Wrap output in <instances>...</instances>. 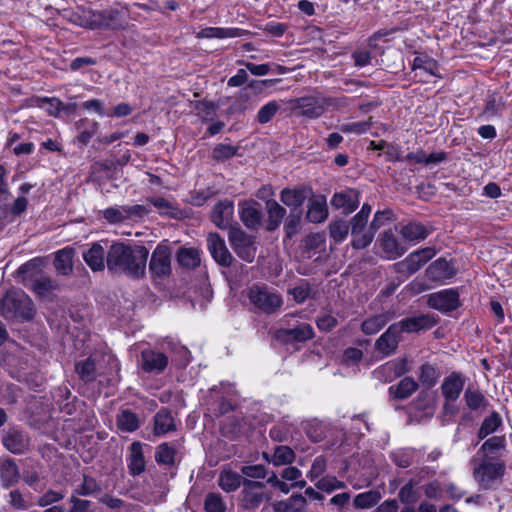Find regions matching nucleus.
Returning <instances> with one entry per match:
<instances>
[{
  "mask_svg": "<svg viewBox=\"0 0 512 512\" xmlns=\"http://www.w3.org/2000/svg\"><path fill=\"white\" fill-rule=\"evenodd\" d=\"M149 251L140 245L113 243L107 251V268L113 273H123L132 278L145 274Z\"/></svg>",
  "mask_w": 512,
  "mask_h": 512,
  "instance_id": "obj_1",
  "label": "nucleus"
},
{
  "mask_svg": "<svg viewBox=\"0 0 512 512\" xmlns=\"http://www.w3.org/2000/svg\"><path fill=\"white\" fill-rule=\"evenodd\" d=\"M472 476L481 489L489 490L503 478L506 464L502 459H491L474 454L470 459Z\"/></svg>",
  "mask_w": 512,
  "mask_h": 512,
  "instance_id": "obj_2",
  "label": "nucleus"
},
{
  "mask_svg": "<svg viewBox=\"0 0 512 512\" xmlns=\"http://www.w3.org/2000/svg\"><path fill=\"white\" fill-rule=\"evenodd\" d=\"M0 314L6 319L29 320L35 314L30 297L22 290H10L0 300Z\"/></svg>",
  "mask_w": 512,
  "mask_h": 512,
  "instance_id": "obj_3",
  "label": "nucleus"
},
{
  "mask_svg": "<svg viewBox=\"0 0 512 512\" xmlns=\"http://www.w3.org/2000/svg\"><path fill=\"white\" fill-rule=\"evenodd\" d=\"M228 240L239 258L248 263L253 262L257 251L255 237L247 234L240 227H230Z\"/></svg>",
  "mask_w": 512,
  "mask_h": 512,
  "instance_id": "obj_4",
  "label": "nucleus"
},
{
  "mask_svg": "<svg viewBox=\"0 0 512 512\" xmlns=\"http://www.w3.org/2000/svg\"><path fill=\"white\" fill-rule=\"evenodd\" d=\"M248 298L257 309L266 314L275 313L283 304L279 294L258 285H254L249 289Z\"/></svg>",
  "mask_w": 512,
  "mask_h": 512,
  "instance_id": "obj_5",
  "label": "nucleus"
},
{
  "mask_svg": "<svg viewBox=\"0 0 512 512\" xmlns=\"http://www.w3.org/2000/svg\"><path fill=\"white\" fill-rule=\"evenodd\" d=\"M289 104L298 115L309 119L319 118L325 112L324 96L318 94L292 99Z\"/></svg>",
  "mask_w": 512,
  "mask_h": 512,
  "instance_id": "obj_6",
  "label": "nucleus"
},
{
  "mask_svg": "<svg viewBox=\"0 0 512 512\" xmlns=\"http://www.w3.org/2000/svg\"><path fill=\"white\" fill-rule=\"evenodd\" d=\"M428 305L440 312L448 313L460 306L459 293L456 289H443L428 295Z\"/></svg>",
  "mask_w": 512,
  "mask_h": 512,
  "instance_id": "obj_7",
  "label": "nucleus"
},
{
  "mask_svg": "<svg viewBox=\"0 0 512 512\" xmlns=\"http://www.w3.org/2000/svg\"><path fill=\"white\" fill-rule=\"evenodd\" d=\"M366 221L351 218L349 227L351 228V247L355 250H362L368 247L374 239V232L371 227H367Z\"/></svg>",
  "mask_w": 512,
  "mask_h": 512,
  "instance_id": "obj_8",
  "label": "nucleus"
},
{
  "mask_svg": "<svg viewBox=\"0 0 512 512\" xmlns=\"http://www.w3.org/2000/svg\"><path fill=\"white\" fill-rule=\"evenodd\" d=\"M314 337L313 327L308 323H299L293 327L275 331V338L283 343L305 342Z\"/></svg>",
  "mask_w": 512,
  "mask_h": 512,
  "instance_id": "obj_9",
  "label": "nucleus"
},
{
  "mask_svg": "<svg viewBox=\"0 0 512 512\" xmlns=\"http://www.w3.org/2000/svg\"><path fill=\"white\" fill-rule=\"evenodd\" d=\"M149 269L154 277L162 278L171 273V252L167 246L158 245L153 251Z\"/></svg>",
  "mask_w": 512,
  "mask_h": 512,
  "instance_id": "obj_10",
  "label": "nucleus"
},
{
  "mask_svg": "<svg viewBox=\"0 0 512 512\" xmlns=\"http://www.w3.org/2000/svg\"><path fill=\"white\" fill-rule=\"evenodd\" d=\"M436 255L434 247H425L410 253L403 261L397 263L399 271L409 274L417 272L424 264Z\"/></svg>",
  "mask_w": 512,
  "mask_h": 512,
  "instance_id": "obj_11",
  "label": "nucleus"
},
{
  "mask_svg": "<svg viewBox=\"0 0 512 512\" xmlns=\"http://www.w3.org/2000/svg\"><path fill=\"white\" fill-rule=\"evenodd\" d=\"M264 484L258 481L244 480L241 492V506L244 509H256L264 499Z\"/></svg>",
  "mask_w": 512,
  "mask_h": 512,
  "instance_id": "obj_12",
  "label": "nucleus"
},
{
  "mask_svg": "<svg viewBox=\"0 0 512 512\" xmlns=\"http://www.w3.org/2000/svg\"><path fill=\"white\" fill-rule=\"evenodd\" d=\"M456 274L454 265L445 258H438L433 261L425 270L429 281L444 282Z\"/></svg>",
  "mask_w": 512,
  "mask_h": 512,
  "instance_id": "obj_13",
  "label": "nucleus"
},
{
  "mask_svg": "<svg viewBox=\"0 0 512 512\" xmlns=\"http://www.w3.org/2000/svg\"><path fill=\"white\" fill-rule=\"evenodd\" d=\"M207 242L208 249L218 264L224 267H228L232 264L233 256L227 249L223 238L217 233H211L207 238Z\"/></svg>",
  "mask_w": 512,
  "mask_h": 512,
  "instance_id": "obj_14",
  "label": "nucleus"
},
{
  "mask_svg": "<svg viewBox=\"0 0 512 512\" xmlns=\"http://www.w3.org/2000/svg\"><path fill=\"white\" fill-rule=\"evenodd\" d=\"M331 205L335 209H341L345 215H348L359 206V192L353 188L336 192L331 199Z\"/></svg>",
  "mask_w": 512,
  "mask_h": 512,
  "instance_id": "obj_15",
  "label": "nucleus"
},
{
  "mask_svg": "<svg viewBox=\"0 0 512 512\" xmlns=\"http://www.w3.org/2000/svg\"><path fill=\"white\" fill-rule=\"evenodd\" d=\"M401 331L394 323L376 340L375 348L384 356L395 352L400 341Z\"/></svg>",
  "mask_w": 512,
  "mask_h": 512,
  "instance_id": "obj_16",
  "label": "nucleus"
},
{
  "mask_svg": "<svg viewBox=\"0 0 512 512\" xmlns=\"http://www.w3.org/2000/svg\"><path fill=\"white\" fill-rule=\"evenodd\" d=\"M65 18L74 25L86 29H97V11L85 7H78L75 11H66Z\"/></svg>",
  "mask_w": 512,
  "mask_h": 512,
  "instance_id": "obj_17",
  "label": "nucleus"
},
{
  "mask_svg": "<svg viewBox=\"0 0 512 512\" xmlns=\"http://www.w3.org/2000/svg\"><path fill=\"white\" fill-rule=\"evenodd\" d=\"M379 245L384 257L390 260L401 257L406 248L398 241L392 230L384 231L379 238Z\"/></svg>",
  "mask_w": 512,
  "mask_h": 512,
  "instance_id": "obj_18",
  "label": "nucleus"
},
{
  "mask_svg": "<svg viewBox=\"0 0 512 512\" xmlns=\"http://www.w3.org/2000/svg\"><path fill=\"white\" fill-rule=\"evenodd\" d=\"M168 365V357L155 350H144L141 354V367L148 373H161Z\"/></svg>",
  "mask_w": 512,
  "mask_h": 512,
  "instance_id": "obj_19",
  "label": "nucleus"
},
{
  "mask_svg": "<svg viewBox=\"0 0 512 512\" xmlns=\"http://www.w3.org/2000/svg\"><path fill=\"white\" fill-rule=\"evenodd\" d=\"M234 214V205L230 200H223L218 202L212 211L211 219L213 223L220 229L232 227L231 221Z\"/></svg>",
  "mask_w": 512,
  "mask_h": 512,
  "instance_id": "obj_20",
  "label": "nucleus"
},
{
  "mask_svg": "<svg viewBox=\"0 0 512 512\" xmlns=\"http://www.w3.org/2000/svg\"><path fill=\"white\" fill-rule=\"evenodd\" d=\"M309 193L310 189L305 186L284 188L280 193V200L291 210L300 211L299 208L304 204Z\"/></svg>",
  "mask_w": 512,
  "mask_h": 512,
  "instance_id": "obj_21",
  "label": "nucleus"
},
{
  "mask_svg": "<svg viewBox=\"0 0 512 512\" xmlns=\"http://www.w3.org/2000/svg\"><path fill=\"white\" fill-rule=\"evenodd\" d=\"M83 259L92 271H102L107 261V251L101 243L95 242L83 252Z\"/></svg>",
  "mask_w": 512,
  "mask_h": 512,
  "instance_id": "obj_22",
  "label": "nucleus"
},
{
  "mask_svg": "<svg viewBox=\"0 0 512 512\" xmlns=\"http://www.w3.org/2000/svg\"><path fill=\"white\" fill-rule=\"evenodd\" d=\"M465 384L464 377L456 372L451 373L447 376L441 385L442 394L448 402L456 401Z\"/></svg>",
  "mask_w": 512,
  "mask_h": 512,
  "instance_id": "obj_23",
  "label": "nucleus"
},
{
  "mask_svg": "<svg viewBox=\"0 0 512 512\" xmlns=\"http://www.w3.org/2000/svg\"><path fill=\"white\" fill-rule=\"evenodd\" d=\"M402 332H418L423 329H430L436 324V320L430 315H419L416 317L405 318L395 323Z\"/></svg>",
  "mask_w": 512,
  "mask_h": 512,
  "instance_id": "obj_24",
  "label": "nucleus"
},
{
  "mask_svg": "<svg viewBox=\"0 0 512 512\" xmlns=\"http://www.w3.org/2000/svg\"><path fill=\"white\" fill-rule=\"evenodd\" d=\"M506 446L507 441L505 435L492 436L483 442L475 454L485 458L501 459L498 454L504 451Z\"/></svg>",
  "mask_w": 512,
  "mask_h": 512,
  "instance_id": "obj_25",
  "label": "nucleus"
},
{
  "mask_svg": "<svg viewBox=\"0 0 512 512\" xmlns=\"http://www.w3.org/2000/svg\"><path fill=\"white\" fill-rule=\"evenodd\" d=\"M306 218L311 223H322L328 218L325 196L317 195L309 200Z\"/></svg>",
  "mask_w": 512,
  "mask_h": 512,
  "instance_id": "obj_26",
  "label": "nucleus"
},
{
  "mask_svg": "<svg viewBox=\"0 0 512 512\" xmlns=\"http://www.w3.org/2000/svg\"><path fill=\"white\" fill-rule=\"evenodd\" d=\"M3 445L11 453L21 454L28 448L29 441L23 432L9 429L3 438Z\"/></svg>",
  "mask_w": 512,
  "mask_h": 512,
  "instance_id": "obj_27",
  "label": "nucleus"
},
{
  "mask_svg": "<svg viewBox=\"0 0 512 512\" xmlns=\"http://www.w3.org/2000/svg\"><path fill=\"white\" fill-rule=\"evenodd\" d=\"M20 479L18 466L12 458H0V481L2 487L15 485Z\"/></svg>",
  "mask_w": 512,
  "mask_h": 512,
  "instance_id": "obj_28",
  "label": "nucleus"
},
{
  "mask_svg": "<svg viewBox=\"0 0 512 512\" xmlns=\"http://www.w3.org/2000/svg\"><path fill=\"white\" fill-rule=\"evenodd\" d=\"M97 29H121L125 22L121 13L113 8L97 11Z\"/></svg>",
  "mask_w": 512,
  "mask_h": 512,
  "instance_id": "obj_29",
  "label": "nucleus"
},
{
  "mask_svg": "<svg viewBox=\"0 0 512 512\" xmlns=\"http://www.w3.org/2000/svg\"><path fill=\"white\" fill-rule=\"evenodd\" d=\"M248 34V31L240 29V28H221V27H206L201 29L197 33V38H217V39H226V38H237L243 37Z\"/></svg>",
  "mask_w": 512,
  "mask_h": 512,
  "instance_id": "obj_30",
  "label": "nucleus"
},
{
  "mask_svg": "<svg viewBox=\"0 0 512 512\" xmlns=\"http://www.w3.org/2000/svg\"><path fill=\"white\" fill-rule=\"evenodd\" d=\"M239 207L240 219L246 227L255 229L260 226L262 212L256 203L243 202L239 204Z\"/></svg>",
  "mask_w": 512,
  "mask_h": 512,
  "instance_id": "obj_31",
  "label": "nucleus"
},
{
  "mask_svg": "<svg viewBox=\"0 0 512 512\" xmlns=\"http://www.w3.org/2000/svg\"><path fill=\"white\" fill-rule=\"evenodd\" d=\"M129 471L132 475H139L145 471V459L143 453V444L141 442H133L129 448Z\"/></svg>",
  "mask_w": 512,
  "mask_h": 512,
  "instance_id": "obj_32",
  "label": "nucleus"
},
{
  "mask_svg": "<svg viewBox=\"0 0 512 512\" xmlns=\"http://www.w3.org/2000/svg\"><path fill=\"white\" fill-rule=\"evenodd\" d=\"M400 234L404 240L418 243L428 237L430 230L423 224L413 221L402 226Z\"/></svg>",
  "mask_w": 512,
  "mask_h": 512,
  "instance_id": "obj_33",
  "label": "nucleus"
},
{
  "mask_svg": "<svg viewBox=\"0 0 512 512\" xmlns=\"http://www.w3.org/2000/svg\"><path fill=\"white\" fill-rule=\"evenodd\" d=\"M174 430H176V425L170 411L166 408L160 409L154 416V434L162 436Z\"/></svg>",
  "mask_w": 512,
  "mask_h": 512,
  "instance_id": "obj_34",
  "label": "nucleus"
},
{
  "mask_svg": "<svg viewBox=\"0 0 512 512\" xmlns=\"http://www.w3.org/2000/svg\"><path fill=\"white\" fill-rule=\"evenodd\" d=\"M267 211V230L273 231L277 229L286 216V209L281 206L276 200L269 199L265 203Z\"/></svg>",
  "mask_w": 512,
  "mask_h": 512,
  "instance_id": "obj_35",
  "label": "nucleus"
},
{
  "mask_svg": "<svg viewBox=\"0 0 512 512\" xmlns=\"http://www.w3.org/2000/svg\"><path fill=\"white\" fill-rule=\"evenodd\" d=\"M408 371L407 360L402 358L385 363L379 367L377 372L384 377L385 381H391L396 377L404 375Z\"/></svg>",
  "mask_w": 512,
  "mask_h": 512,
  "instance_id": "obj_36",
  "label": "nucleus"
},
{
  "mask_svg": "<svg viewBox=\"0 0 512 512\" xmlns=\"http://www.w3.org/2000/svg\"><path fill=\"white\" fill-rule=\"evenodd\" d=\"M35 106L43 108L46 112L53 117H58L62 110H74L76 105L65 106L64 103L56 97H37L34 100Z\"/></svg>",
  "mask_w": 512,
  "mask_h": 512,
  "instance_id": "obj_37",
  "label": "nucleus"
},
{
  "mask_svg": "<svg viewBox=\"0 0 512 512\" xmlns=\"http://www.w3.org/2000/svg\"><path fill=\"white\" fill-rule=\"evenodd\" d=\"M74 249L65 247L56 252L54 267L59 274L69 275L73 270Z\"/></svg>",
  "mask_w": 512,
  "mask_h": 512,
  "instance_id": "obj_38",
  "label": "nucleus"
},
{
  "mask_svg": "<svg viewBox=\"0 0 512 512\" xmlns=\"http://www.w3.org/2000/svg\"><path fill=\"white\" fill-rule=\"evenodd\" d=\"M217 482L220 488L227 493L236 491L243 484L242 476L239 473L226 468L220 472Z\"/></svg>",
  "mask_w": 512,
  "mask_h": 512,
  "instance_id": "obj_39",
  "label": "nucleus"
},
{
  "mask_svg": "<svg viewBox=\"0 0 512 512\" xmlns=\"http://www.w3.org/2000/svg\"><path fill=\"white\" fill-rule=\"evenodd\" d=\"M466 406L472 411H484L489 401L479 389L468 387L464 393Z\"/></svg>",
  "mask_w": 512,
  "mask_h": 512,
  "instance_id": "obj_40",
  "label": "nucleus"
},
{
  "mask_svg": "<svg viewBox=\"0 0 512 512\" xmlns=\"http://www.w3.org/2000/svg\"><path fill=\"white\" fill-rule=\"evenodd\" d=\"M418 388L417 382L412 377H405L396 385L389 387V393L396 399L410 397Z\"/></svg>",
  "mask_w": 512,
  "mask_h": 512,
  "instance_id": "obj_41",
  "label": "nucleus"
},
{
  "mask_svg": "<svg viewBox=\"0 0 512 512\" xmlns=\"http://www.w3.org/2000/svg\"><path fill=\"white\" fill-rule=\"evenodd\" d=\"M40 267L41 261L39 259H32L18 268L17 274L25 286H30L33 280L40 276Z\"/></svg>",
  "mask_w": 512,
  "mask_h": 512,
  "instance_id": "obj_42",
  "label": "nucleus"
},
{
  "mask_svg": "<svg viewBox=\"0 0 512 512\" xmlns=\"http://www.w3.org/2000/svg\"><path fill=\"white\" fill-rule=\"evenodd\" d=\"M28 287L40 297H49L58 288V284L53 279L40 275Z\"/></svg>",
  "mask_w": 512,
  "mask_h": 512,
  "instance_id": "obj_43",
  "label": "nucleus"
},
{
  "mask_svg": "<svg viewBox=\"0 0 512 512\" xmlns=\"http://www.w3.org/2000/svg\"><path fill=\"white\" fill-rule=\"evenodd\" d=\"M502 424H503V420H502L501 415L498 412L493 411L481 423V426L477 432V437L480 440L485 439L492 433L496 432L498 430V428L502 426Z\"/></svg>",
  "mask_w": 512,
  "mask_h": 512,
  "instance_id": "obj_44",
  "label": "nucleus"
},
{
  "mask_svg": "<svg viewBox=\"0 0 512 512\" xmlns=\"http://www.w3.org/2000/svg\"><path fill=\"white\" fill-rule=\"evenodd\" d=\"M177 260L182 267L194 269L200 265V255L195 248H180L177 253Z\"/></svg>",
  "mask_w": 512,
  "mask_h": 512,
  "instance_id": "obj_45",
  "label": "nucleus"
},
{
  "mask_svg": "<svg viewBox=\"0 0 512 512\" xmlns=\"http://www.w3.org/2000/svg\"><path fill=\"white\" fill-rule=\"evenodd\" d=\"M117 427L122 431L133 432L139 428V418L130 410H122L117 416Z\"/></svg>",
  "mask_w": 512,
  "mask_h": 512,
  "instance_id": "obj_46",
  "label": "nucleus"
},
{
  "mask_svg": "<svg viewBox=\"0 0 512 512\" xmlns=\"http://www.w3.org/2000/svg\"><path fill=\"white\" fill-rule=\"evenodd\" d=\"M381 499V494L376 490H370L367 492H363L358 494L354 500L353 504L358 509H368L375 506L379 500Z\"/></svg>",
  "mask_w": 512,
  "mask_h": 512,
  "instance_id": "obj_47",
  "label": "nucleus"
},
{
  "mask_svg": "<svg viewBox=\"0 0 512 512\" xmlns=\"http://www.w3.org/2000/svg\"><path fill=\"white\" fill-rule=\"evenodd\" d=\"M389 321L386 314L375 315L363 321L362 331L366 335H373L379 332Z\"/></svg>",
  "mask_w": 512,
  "mask_h": 512,
  "instance_id": "obj_48",
  "label": "nucleus"
},
{
  "mask_svg": "<svg viewBox=\"0 0 512 512\" xmlns=\"http://www.w3.org/2000/svg\"><path fill=\"white\" fill-rule=\"evenodd\" d=\"M75 368L80 379L83 380L84 382L88 383L96 379V366L94 360H92L91 358L78 362Z\"/></svg>",
  "mask_w": 512,
  "mask_h": 512,
  "instance_id": "obj_49",
  "label": "nucleus"
},
{
  "mask_svg": "<svg viewBox=\"0 0 512 512\" xmlns=\"http://www.w3.org/2000/svg\"><path fill=\"white\" fill-rule=\"evenodd\" d=\"M126 206H113L102 211L103 218L109 224H119L127 221Z\"/></svg>",
  "mask_w": 512,
  "mask_h": 512,
  "instance_id": "obj_50",
  "label": "nucleus"
},
{
  "mask_svg": "<svg viewBox=\"0 0 512 512\" xmlns=\"http://www.w3.org/2000/svg\"><path fill=\"white\" fill-rule=\"evenodd\" d=\"M301 211L291 210L284 222V230L287 237L292 238L298 234L301 229Z\"/></svg>",
  "mask_w": 512,
  "mask_h": 512,
  "instance_id": "obj_51",
  "label": "nucleus"
},
{
  "mask_svg": "<svg viewBox=\"0 0 512 512\" xmlns=\"http://www.w3.org/2000/svg\"><path fill=\"white\" fill-rule=\"evenodd\" d=\"M175 453L174 447L170 446L168 443H162L156 449L155 460L158 464L173 465Z\"/></svg>",
  "mask_w": 512,
  "mask_h": 512,
  "instance_id": "obj_52",
  "label": "nucleus"
},
{
  "mask_svg": "<svg viewBox=\"0 0 512 512\" xmlns=\"http://www.w3.org/2000/svg\"><path fill=\"white\" fill-rule=\"evenodd\" d=\"M280 109L279 104L276 101H270L263 105L257 115L256 120L260 124H266L270 122Z\"/></svg>",
  "mask_w": 512,
  "mask_h": 512,
  "instance_id": "obj_53",
  "label": "nucleus"
},
{
  "mask_svg": "<svg viewBox=\"0 0 512 512\" xmlns=\"http://www.w3.org/2000/svg\"><path fill=\"white\" fill-rule=\"evenodd\" d=\"M349 232V225L344 220H336L329 224V233L335 242H343Z\"/></svg>",
  "mask_w": 512,
  "mask_h": 512,
  "instance_id": "obj_54",
  "label": "nucleus"
},
{
  "mask_svg": "<svg viewBox=\"0 0 512 512\" xmlns=\"http://www.w3.org/2000/svg\"><path fill=\"white\" fill-rule=\"evenodd\" d=\"M295 454L288 446H279L275 449L272 462L276 466L290 464L294 461Z\"/></svg>",
  "mask_w": 512,
  "mask_h": 512,
  "instance_id": "obj_55",
  "label": "nucleus"
},
{
  "mask_svg": "<svg viewBox=\"0 0 512 512\" xmlns=\"http://www.w3.org/2000/svg\"><path fill=\"white\" fill-rule=\"evenodd\" d=\"M99 485L96 480L89 476H83V482L81 485L77 486L72 495L75 496H90L95 492L99 491Z\"/></svg>",
  "mask_w": 512,
  "mask_h": 512,
  "instance_id": "obj_56",
  "label": "nucleus"
},
{
  "mask_svg": "<svg viewBox=\"0 0 512 512\" xmlns=\"http://www.w3.org/2000/svg\"><path fill=\"white\" fill-rule=\"evenodd\" d=\"M372 118L370 117L366 121H359V122H352V123H345L339 126V129L341 132L346 134H363L366 133L372 126Z\"/></svg>",
  "mask_w": 512,
  "mask_h": 512,
  "instance_id": "obj_57",
  "label": "nucleus"
},
{
  "mask_svg": "<svg viewBox=\"0 0 512 512\" xmlns=\"http://www.w3.org/2000/svg\"><path fill=\"white\" fill-rule=\"evenodd\" d=\"M238 147L231 144L220 143L213 149L212 156L217 161H225L237 154Z\"/></svg>",
  "mask_w": 512,
  "mask_h": 512,
  "instance_id": "obj_58",
  "label": "nucleus"
},
{
  "mask_svg": "<svg viewBox=\"0 0 512 512\" xmlns=\"http://www.w3.org/2000/svg\"><path fill=\"white\" fill-rule=\"evenodd\" d=\"M504 107L505 103L501 97L490 96L483 113L487 117H497L502 114Z\"/></svg>",
  "mask_w": 512,
  "mask_h": 512,
  "instance_id": "obj_59",
  "label": "nucleus"
},
{
  "mask_svg": "<svg viewBox=\"0 0 512 512\" xmlns=\"http://www.w3.org/2000/svg\"><path fill=\"white\" fill-rule=\"evenodd\" d=\"M206 512H225L226 504L221 495L217 493H209L204 502Z\"/></svg>",
  "mask_w": 512,
  "mask_h": 512,
  "instance_id": "obj_60",
  "label": "nucleus"
},
{
  "mask_svg": "<svg viewBox=\"0 0 512 512\" xmlns=\"http://www.w3.org/2000/svg\"><path fill=\"white\" fill-rule=\"evenodd\" d=\"M419 379L422 384L431 387L436 384L438 373L434 366L430 364H423L420 369Z\"/></svg>",
  "mask_w": 512,
  "mask_h": 512,
  "instance_id": "obj_61",
  "label": "nucleus"
},
{
  "mask_svg": "<svg viewBox=\"0 0 512 512\" xmlns=\"http://www.w3.org/2000/svg\"><path fill=\"white\" fill-rule=\"evenodd\" d=\"M8 497V503L14 510L24 511L30 507L23 494L17 489L10 491Z\"/></svg>",
  "mask_w": 512,
  "mask_h": 512,
  "instance_id": "obj_62",
  "label": "nucleus"
},
{
  "mask_svg": "<svg viewBox=\"0 0 512 512\" xmlns=\"http://www.w3.org/2000/svg\"><path fill=\"white\" fill-rule=\"evenodd\" d=\"M392 217L393 212L390 209L377 211L373 217V220L370 223V227L373 230L374 234L378 229L384 226L386 222L391 221Z\"/></svg>",
  "mask_w": 512,
  "mask_h": 512,
  "instance_id": "obj_63",
  "label": "nucleus"
},
{
  "mask_svg": "<svg viewBox=\"0 0 512 512\" xmlns=\"http://www.w3.org/2000/svg\"><path fill=\"white\" fill-rule=\"evenodd\" d=\"M71 508L69 512H92V502L85 499H80L78 496L71 495L69 498Z\"/></svg>",
  "mask_w": 512,
  "mask_h": 512,
  "instance_id": "obj_64",
  "label": "nucleus"
}]
</instances>
